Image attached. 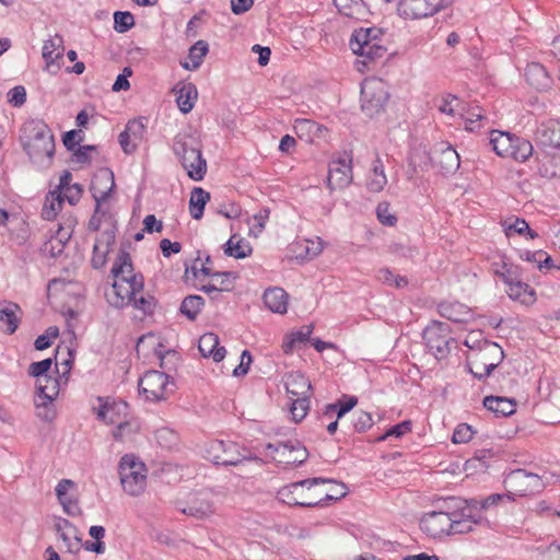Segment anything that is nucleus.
<instances>
[{
    "label": "nucleus",
    "mask_w": 560,
    "mask_h": 560,
    "mask_svg": "<svg viewBox=\"0 0 560 560\" xmlns=\"http://www.w3.org/2000/svg\"><path fill=\"white\" fill-rule=\"evenodd\" d=\"M503 358V350L498 343L485 340L478 350L467 357V368L476 378L481 381L491 374Z\"/></svg>",
    "instance_id": "6"
},
{
    "label": "nucleus",
    "mask_w": 560,
    "mask_h": 560,
    "mask_svg": "<svg viewBox=\"0 0 560 560\" xmlns=\"http://www.w3.org/2000/svg\"><path fill=\"white\" fill-rule=\"evenodd\" d=\"M293 129L300 139L311 143L324 138L328 132V129L325 126L306 118L295 119Z\"/></svg>",
    "instance_id": "17"
},
{
    "label": "nucleus",
    "mask_w": 560,
    "mask_h": 560,
    "mask_svg": "<svg viewBox=\"0 0 560 560\" xmlns=\"http://www.w3.org/2000/svg\"><path fill=\"white\" fill-rule=\"evenodd\" d=\"M115 188V178L112 170L103 167L93 176L90 191L95 203L105 202Z\"/></svg>",
    "instance_id": "15"
},
{
    "label": "nucleus",
    "mask_w": 560,
    "mask_h": 560,
    "mask_svg": "<svg viewBox=\"0 0 560 560\" xmlns=\"http://www.w3.org/2000/svg\"><path fill=\"white\" fill-rule=\"evenodd\" d=\"M135 25V18L129 11H116L114 13V30L126 33Z\"/></svg>",
    "instance_id": "45"
},
{
    "label": "nucleus",
    "mask_w": 560,
    "mask_h": 560,
    "mask_svg": "<svg viewBox=\"0 0 560 560\" xmlns=\"http://www.w3.org/2000/svg\"><path fill=\"white\" fill-rule=\"evenodd\" d=\"M209 199L210 194L208 191L201 187H195L190 194L189 206L205 208Z\"/></svg>",
    "instance_id": "60"
},
{
    "label": "nucleus",
    "mask_w": 560,
    "mask_h": 560,
    "mask_svg": "<svg viewBox=\"0 0 560 560\" xmlns=\"http://www.w3.org/2000/svg\"><path fill=\"white\" fill-rule=\"evenodd\" d=\"M201 148L190 150L185 155L177 156L187 175L192 180L203 179L207 172V162L202 156Z\"/></svg>",
    "instance_id": "16"
},
{
    "label": "nucleus",
    "mask_w": 560,
    "mask_h": 560,
    "mask_svg": "<svg viewBox=\"0 0 560 560\" xmlns=\"http://www.w3.org/2000/svg\"><path fill=\"white\" fill-rule=\"evenodd\" d=\"M65 47H63V39L61 36L56 35L55 37L45 40L43 46L42 56L44 60L46 61V68L49 70L51 67H55L56 72L59 70L60 66L59 63H56L58 59H61L63 56Z\"/></svg>",
    "instance_id": "22"
},
{
    "label": "nucleus",
    "mask_w": 560,
    "mask_h": 560,
    "mask_svg": "<svg viewBox=\"0 0 560 560\" xmlns=\"http://www.w3.org/2000/svg\"><path fill=\"white\" fill-rule=\"evenodd\" d=\"M253 248L248 242L232 235L224 244V254L236 259H243L252 255Z\"/></svg>",
    "instance_id": "33"
},
{
    "label": "nucleus",
    "mask_w": 560,
    "mask_h": 560,
    "mask_svg": "<svg viewBox=\"0 0 560 560\" xmlns=\"http://www.w3.org/2000/svg\"><path fill=\"white\" fill-rule=\"evenodd\" d=\"M471 509H478L477 499L465 500L459 497H450L436 502V510L453 520L459 516L472 517Z\"/></svg>",
    "instance_id": "14"
},
{
    "label": "nucleus",
    "mask_w": 560,
    "mask_h": 560,
    "mask_svg": "<svg viewBox=\"0 0 560 560\" xmlns=\"http://www.w3.org/2000/svg\"><path fill=\"white\" fill-rule=\"evenodd\" d=\"M433 161L434 158H431L425 150L416 149L409 156V166L413 172L428 171Z\"/></svg>",
    "instance_id": "43"
},
{
    "label": "nucleus",
    "mask_w": 560,
    "mask_h": 560,
    "mask_svg": "<svg viewBox=\"0 0 560 560\" xmlns=\"http://www.w3.org/2000/svg\"><path fill=\"white\" fill-rule=\"evenodd\" d=\"M183 514L202 520L213 513L212 504L207 500H194L187 508L180 509Z\"/></svg>",
    "instance_id": "39"
},
{
    "label": "nucleus",
    "mask_w": 560,
    "mask_h": 560,
    "mask_svg": "<svg viewBox=\"0 0 560 560\" xmlns=\"http://www.w3.org/2000/svg\"><path fill=\"white\" fill-rule=\"evenodd\" d=\"M386 32L380 27H366L354 30L349 46L353 54L364 58L365 66L376 63L386 58L388 51Z\"/></svg>",
    "instance_id": "3"
},
{
    "label": "nucleus",
    "mask_w": 560,
    "mask_h": 560,
    "mask_svg": "<svg viewBox=\"0 0 560 560\" xmlns=\"http://www.w3.org/2000/svg\"><path fill=\"white\" fill-rule=\"evenodd\" d=\"M330 483H334L335 485V488L330 490V492H324L323 491V494L320 495V498L323 499V503H325V505L328 504V502H336L338 500H340L341 498L346 497L347 494V488L345 486V483L342 482H336L334 480H331Z\"/></svg>",
    "instance_id": "51"
},
{
    "label": "nucleus",
    "mask_w": 560,
    "mask_h": 560,
    "mask_svg": "<svg viewBox=\"0 0 560 560\" xmlns=\"http://www.w3.org/2000/svg\"><path fill=\"white\" fill-rule=\"evenodd\" d=\"M18 313H22V311L16 303L0 304V330L8 335L14 334L21 322Z\"/></svg>",
    "instance_id": "20"
},
{
    "label": "nucleus",
    "mask_w": 560,
    "mask_h": 560,
    "mask_svg": "<svg viewBox=\"0 0 560 560\" xmlns=\"http://www.w3.org/2000/svg\"><path fill=\"white\" fill-rule=\"evenodd\" d=\"M198 349L202 357H211L214 362L222 361L226 353L224 347H219V337L213 332H207L200 337Z\"/></svg>",
    "instance_id": "21"
},
{
    "label": "nucleus",
    "mask_w": 560,
    "mask_h": 560,
    "mask_svg": "<svg viewBox=\"0 0 560 560\" xmlns=\"http://www.w3.org/2000/svg\"><path fill=\"white\" fill-rule=\"evenodd\" d=\"M474 431L471 427L467 423H460L456 427L452 441L455 444L458 443H467L472 439Z\"/></svg>",
    "instance_id": "55"
},
{
    "label": "nucleus",
    "mask_w": 560,
    "mask_h": 560,
    "mask_svg": "<svg viewBox=\"0 0 560 560\" xmlns=\"http://www.w3.org/2000/svg\"><path fill=\"white\" fill-rule=\"evenodd\" d=\"M310 396H299L295 399H293L291 407H290V413L292 417V420L294 422H301L307 415L310 410Z\"/></svg>",
    "instance_id": "42"
},
{
    "label": "nucleus",
    "mask_w": 560,
    "mask_h": 560,
    "mask_svg": "<svg viewBox=\"0 0 560 560\" xmlns=\"http://www.w3.org/2000/svg\"><path fill=\"white\" fill-rule=\"evenodd\" d=\"M511 231L518 235L526 234L530 240L538 237V233L532 230L524 219L520 218H516L512 224L505 226V233L508 236H510Z\"/></svg>",
    "instance_id": "48"
},
{
    "label": "nucleus",
    "mask_w": 560,
    "mask_h": 560,
    "mask_svg": "<svg viewBox=\"0 0 560 560\" xmlns=\"http://www.w3.org/2000/svg\"><path fill=\"white\" fill-rule=\"evenodd\" d=\"M51 364L52 360L50 358L33 362L28 368V375L37 380L49 377L48 372L51 369Z\"/></svg>",
    "instance_id": "50"
},
{
    "label": "nucleus",
    "mask_w": 560,
    "mask_h": 560,
    "mask_svg": "<svg viewBox=\"0 0 560 560\" xmlns=\"http://www.w3.org/2000/svg\"><path fill=\"white\" fill-rule=\"evenodd\" d=\"M483 407L495 413V416L508 417L516 411L515 400L501 396H487L483 399Z\"/></svg>",
    "instance_id": "25"
},
{
    "label": "nucleus",
    "mask_w": 560,
    "mask_h": 560,
    "mask_svg": "<svg viewBox=\"0 0 560 560\" xmlns=\"http://www.w3.org/2000/svg\"><path fill=\"white\" fill-rule=\"evenodd\" d=\"M361 1L362 0H334V4L341 14L353 18L355 8L360 5Z\"/></svg>",
    "instance_id": "58"
},
{
    "label": "nucleus",
    "mask_w": 560,
    "mask_h": 560,
    "mask_svg": "<svg viewBox=\"0 0 560 560\" xmlns=\"http://www.w3.org/2000/svg\"><path fill=\"white\" fill-rule=\"evenodd\" d=\"M506 292L512 300L518 301L524 305H532L536 301L535 290L524 281L512 283Z\"/></svg>",
    "instance_id": "31"
},
{
    "label": "nucleus",
    "mask_w": 560,
    "mask_h": 560,
    "mask_svg": "<svg viewBox=\"0 0 560 560\" xmlns=\"http://www.w3.org/2000/svg\"><path fill=\"white\" fill-rule=\"evenodd\" d=\"M54 400H40L35 398L36 415L45 422H51L56 418V410L52 404Z\"/></svg>",
    "instance_id": "46"
},
{
    "label": "nucleus",
    "mask_w": 560,
    "mask_h": 560,
    "mask_svg": "<svg viewBox=\"0 0 560 560\" xmlns=\"http://www.w3.org/2000/svg\"><path fill=\"white\" fill-rule=\"evenodd\" d=\"M205 305V299L200 295H188L182 304L179 312L190 320H195Z\"/></svg>",
    "instance_id": "38"
},
{
    "label": "nucleus",
    "mask_w": 560,
    "mask_h": 560,
    "mask_svg": "<svg viewBox=\"0 0 560 560\" xmlns=\"http://www.w3.org/2000/svg\"><path fill=\"white\" fill-rule=\"evenodd\" d=\"M526 478H527V470L525 469H516L511 471L504 482L508 487H510L511 490L514 491L515 494L521 495L520 489H523L526 487Z\"/></svg>",
    "instance_id": "44"
},
{
    "label": "nucleus",
    "mask_w": 560,
    "mask_h": 560,
    "mask_svg": "<svg viewBox=\"0 0 560 560\" xmlns=\"http://www.w3.org/2000/svg\"><path fill=\"white\" fill-rule=\"evenodd\" d=\"M131 302L135 308L142 311L144 314H152L156 304V301L152 295H142L138 299L133 295Z\"/></svg>",
    "instance_id": "53"
},
{
    "label": "nucleus",
    "mask_w": 560,
    "mask_h": 560,
    "mask_svg": "<svg viewBox=\"0 0 560 560\" xmlns=\"http://www.w3.org/2000/svg\"><path fill=\"white\" fill-rule=\"evenodd\" d=\"M144 464L133 455H125L119 462V476L122 489L130 495L141 494L145 488L147 476Z\"/></svg>",
    "instance_id": "8"
},
{
    "label": "nucleus",
    "mask_w": 560,
    "mask_h": 560,
    "mask_svg": "<svg viewBox=\"0 0 560 560\" xmlns=\"http://www.w3.org/2000/svg\"><path fill=\"white\" fill-rule=\"evenodd\" d=\"M452 520L438 510L427 512L420 518V528L429 537L434 539L450 536Z\"/></svg>",
    "instance_id": "13"
},
{
    "label": "nucleus",
    "mask_w": 560,
    "mask_h": 560,
    "mask_svg": "<svg viewBox=\"0 0 560 560\" xmlns=\"http://www.w3.org/2000/svg\"><path fill=\"white\" fill-rule=\"evenodd\" d=\"M502 269H504L502 280L508 287L514 282L523 281L522 268L520 266L502 260Z\"/></svg>",
    "instance_id": "47"
},
{
    "label": "nucleus",
    "mask_w": 560,
    "mask_h": 560,
    "mask_svg": "<svg viewBox=\"0 0 560 560\" xmlns=\"http://www.w3.org/2000/svg\"><path fill=\"white\" fill-rule=\"evenodd\" d=\"M20 141L30 160L49 166L55 154V139L48 125L40 119H31L21 128Z\"/></svg>",
    "instance_id": "2"
},
{
    "label": "nucleus",
    "mask_w": 560,
    "mask_h": 560,
    "mask_svg": "<svg viewBox=\"0 0 560 560\" xmlns=\"http://www.w3.org/2000/svg\"><path fill=\"white\" fill-rule=\"evenodd\" d=\"M59 394V380L54 376L37 380L36 397L40 400H55Z\"/></svg>",
    "instance_id": "36"
},
{
    "label": "nucleus",
    "mask_w": 560,
    "mask_h": 560,
    "mask_svg": "<svg viewBox=\"0 0 560 560\" xmlns=\"http://www.w3.org/2000/svg\"><path fill=\"white\" fill-rule=\"evenodd\" d=\"M110 273L116 279L113 283V296L108 299L114 307L122 308L129 305L133 295L143 291L144 278L142 273H133V265L128 252H119Z\"/></svg>",
    "instance_id": "1"
},
{
    "label": "nucleus",
    "mask_w": 560,
    "mask_h": 560,
    "mask_svg": "<svg viewBox=\"0 0 560 560\" xmlns=\"http://www.w3.org/2000/svg\"><path fill=\"white\" fill-rule=\"evenodd\" d=\"M387 184V177L384 172V165L377 156L373 161L372 170L366 178L365 186L371 192H380Z\"/></svg>",
    "instance_id": "30"
},
{
    "label": "nucleus",
    "mask_w": 560,
    "mask_h": 560,
    "mask_svg": "<svg viewBox=\"0 0 560 560\" xmlns=\"http://www.w3.org/2000/svg\"><path fill=\"white\" fill-rule=\"evenodd\" d=\"M542 488L544 482L541 481V478L537 474L527 471L526 487L520 489V491L521 495H527L536 491H539Z\"/></svg>",
    "instance_id": "54"
},
{
    "label": "nucleus",
    "mask_w": 560,
    "mask_h": 560,
    "mask_svg": "<svg viewBox=\"0 0 560 560\" xmlns=\"http://www.w3.org/2000/svg\"><path fill=\"white\" fill-rule=\"evenodd\" d=\"M8 101L15 107L22 106L26 101V90L22 85L14 86L8 93Z\"/></svg>",
    "instance_id": "61"
},
{
    "label": "nucleus",
    "mask_w": 560,
    "mask_h": 560,
    "mask_svg": "<svg viewBox=\"0 0 560 560\" xmlns=\"http://www.w3.org/2000/svg\"><path fill=\"white\" fill-rule=\"evenodd\" d=\"M284 385L287 393L294 397L308 395L312 389L308 378L300 372L290 373Z\"/></svg>",
    "instance_id": "28"
},
{
    "label": "nucleus",
    "mask_w": 560,
    "mask_h": 560,
    "mask_svg": "<svg viewBox=\"0 0 560 560\" xmlns=\"http://www.w3.org/2000/svg\"><path fill=\"white\" fill-rule=\"evenodd\" d=\"M536 142L539 147L559 149L560 148V124L555 120L541 122L535 133Z\"/></svg>",
    "instance_id": "18"
},
{
    "label": "nucleus",
    "mask_w": 560,
    "mask_h": 560,
    "mask_svg": "<svg viewBox=\"0 0 560 560\" xmlns=\"http://www.w3.org/2000/svg\"><path fill=\"white\" fill-rule=\"evenodd\" d=\"M376 215L380 222L387 226H393L397 222V218L389 213V205L387 202H381L377 205Z\"/></svg>",
    "instance_id": "56"
},
{
    "label": "nucleus",
    "mask_w": 560,
    "mask_h": 560,
    "mask_svg": "<svg viewBox=\"0 0 560 560\" xmlns=\"http://www.w3.org/2000/svg\"><path fill=\"white\" fill-rule=\"evenodd\" d=\"M199 147H202L199 138L190 131H182L174 137L173 151L176 156L185 155Z\"/></svg>",
    "instance_id": "29"
},
{
    "label": "nucleus",
    "mask_w": 560,
    "mask_h": 560,
    "mask_svg": "<svg viewBox=\"0 0 560 560\" xmlns=\"http://www.w3.org/2000/svg\"><path fill=\"white\" fill-rule=\"evenodd\" d=\"M440 165L441 171L445 173L455 172L460 164L459 155L452 147H443L439 153V156L434 158V161Z\"/></svg>",
    "instance_id": "35"
},
{
    "label": "nucleus",
    "mask_w": 560,
    "mask_h": 560,
    "mask_svg": "<svg viewBox=\"0 0 560 560\" xmlns=\"http://www.w3.org/2000/svg\"><path fill=\"white\" fill-rule=\"evenodd\" d=\"M471 516L452 520L450 536L468 534L474 530V525H489V521L478 513V509H471Z\"/></svg>",
    "instance_id": "23"
},
{
    "label": "nucleus",
    "mask_w": 560,
    "mask_h": 560,
    "mask_svg": "<svg viewBox=\"0 0 560 560\" xmlns=\"http://www.w3.org/2000/svg\"><path fill=\"white\" fill-rule=\"evenodd\" d=\"M70 235L60 237L56 236L49 241V254L51 257H59L63 253L66 242L69 240Z\"/></svg>",
    "instance_id": "63"
},
{
    "label": "nucleus",
    "mask_w": 560,
    "mask_h": 560,
    "mask_svg": "<svg viewBox=\"0 0 560 560\" xmlns=\"http://www.w3.org/2000/svg\"><path fill=\"white\" fill-rule=\"evenodd\" d=\"M352 182V159L339 158L329 163L327 186L329 189H342Z\"/></svg>",
    "instance_id": "12"
},
{
    "label": "nucleus",
    "mask_w": 560,
    "mask_h": 560,
    "mask_svg": "<svg viewBox=\"0 0 560 560\" xmlns=\"http://www.w3.org/2000/svg\"><path fill=\"white\" fill-rule=\"evenodd\" d=\"M517 137L504 131L492 130L490 133L489 143L492 145L493 151L499 156H510Z\"/></svg>",
    "instance_id": "26"
},
{
    "label": "nucleus",
    "mask_w": 560,
    "mask_h": 560,
    "mask_svg": "<svg viewBox=\"0 0 560 560\" xmlns=\"http://www.w3.org/2000/svg\"><path fill=\"white\" fill-rule=\"evenodd\" d=\"M63 196L58 190H50L42 209V218L47 221L54 220L62 208Z\"/></svg>",
    "instance_id": "34"
},
{
    "label": "nucleus",
    "mask_w": 560,
    "mask_h": 560,
    "mask_svg": "<svg viewBox=\"0 0 560 560\" xmlns=\"http://www.w3.org/2000/svg\"><path fill=\"white\" fill-rule=\"evenodd\" d=\"M280 445L283 446V450L289 451V459L288 464H296L302 465L304 462H306L308 457V451L307 448L302 445V443L298 440H289L285 442H280Z\"/></svg>",
    "instance_id": "37"
},
{
    "label": "nucleus",
    "mask_w": 560,
    "mask_h": 560,
    "mask_svg": "<svg viewBox=\"0 0 560 560\" xmlns=\"http://www.w3.org/2000/svg\"><path fill=\"white\" fill-rule=\"evenodd\" d=\"M412 428V423L410 420H404L393 427H390L383 435L378 436L375 441L383 442L389 436L401 438L406 433L410 432Z\"/></svg>",
    "instance_id": "49"
},
{
    "label": "nucleus",
    "mask_w": 560,
    "mask_h": 560,
    "mask_svg": "<svg viewBox=\"0 0 560 560\" xmlns=\"http://www.w3.org/2000/svg\"><path fill=\"white\" fill-rule=\"evenodd\" d=\"M269 213H270V210L268 208H262L258 213H256L253 217L254 224L250 228V233L254 236L257 237L258 234H260L262 232V230L265 229L266 221L269 218Z\"/></svg>",
    "instance_id": "59"
},
{
    "label": "nucleus",
    "mask_w": 560,
    "mask_h": 560,
    "mask_svg": "<svg viewBox=\"0 0 560 560\" xmlns=\"http://www.w3.org/2000/svg\"><path fill=\"white\" fill-rule=\"evenodd\" d=\"M452 2L453 0H400L397 11L405 19L419 20L434 15Z\"/></svg>",
    "instance_id": "11"
},
{
    "label": "nucleus",
    "mask_w": 560,
    "mask_h": 560,
    "mask_svg": "<svg viewBox=\"0 0 560 560\" xmlns=\"http://www.w3.org/2000/svg\"><path fill=\"white\" fill-rule=\"evenodd\" d=\"M427 348L438 360H442L451 352V345L456 340L451 337V328L447 323L433 320L425 327L422 334Z\"/></svg>",
    "instance_id": "9"
},
{
    "label": "nucleus",
    "mask_w": 560,
    "mask_h": 560,
    "mask_svg": "<svg viewBox=\"0 0 560 560\" xmlns=\"http://www.w3.org/2000/svg\"><path fill=\"white\" fill-rule=\"evenodd\" d=\"M288 293L278 287L269 288L264 292L265 305L273 313L284 314L288 310Z\"/></svg>",
    "instance_id": "24"
},
{
    "label": "nucleus",
    "mask_w": 560,
    "mask_h": 560,
    "mask_svg": "<svg viewBox=\"0 0 560 560\" xmlns=\"http://www.w3.org/2000/svg\"><path fill=\"white\" fill-rule=\"evenodd\" d=\"M331 482V479L322 477L307 478L282 487L278 491V498L292 506L315 508L325 506L320 495L323 491L316 489L319 485Z\"/></svg>",
    "instance_id": "4"
},
{
    "label": "nucleus",
    "mask_w": 560,
    "mask_h": 560,
    "mask_svg": "<svg viewBox=\"0 0 560 560\" xmlns=\"http://www.w3.org/2000/svg\"><path fill=\"white\" fill-rule=\"evenodd\" d=\"M354 429L357 432H365L373 425V419L371 413L360 411L354 420Z\"/></svg>",
    "instance_id": "62"
},
{
    "label": "nucleus",
    "mask_w": 560,
    "mask_h": 560,
    "mask_svg": "<svg viewBox=\"0 0 560 560\" xmlns=\"http://www.w3.org/2000/svg\"><path fill=\"white\" fill-rule=\"evenodd\" d=\"M74 487V482L70 479H61L57 487H56V495L59 500L60 503H63V502H67L69 500H71L69 497H68V491L70 488H73Z\"/></svg>",
    "instance_id": "64"
},
{
    "label": "nucleus",
    "mask_w": 560,
    "mask_h": 560,
    "mask_svg": "<svg viewBox=\"0 0 560 560\" xmlns=\"http://www.w3.org/2000/svg\"><path fill=\"white\" fill-rule=\"evenodd\" d=\"M139 393L150 401H161L174 393L175 384L171 376L162 371L150 370L139 380Z\"/></svg>",
    "instance_id": "7"
},
{
    "label": "nucleus",
    "mask_w": 560,
    "mask_h": 560,
    "mask_svg": "<svg viewBox=\"0 0 560 560\" xmlns=\"http://www.w3.org/2000/svg\"><path fill=\"white\" fill-rule=\"evenodd\" d=\"M358 404V398L355 396L343 395L341 399H338L335 405H337V419L342 418L346 413L352 410Z\"/></svg>",
    "instance_id": "52"
},
{
    "label": "nucleus",
    "mask_w": 560,
    "mask_h": 560,
    "mask_svg": "<svg viewBox=\"0 0 560 560\" xmlns=\"http://www.w3.org/2000/svg\"><path fill=\"white\" fill-rule=\"evenodd\" d=\"M539 173L542 177H560V155H545L540 160Z\"/></svg>",
    "instance_id": "40"
},
{
    "label": "nucleus",
    "mask_w": 560,
    "mask_h": 560,
    "mask_svg": "<svg viewBox=\"0 0 560 560\" xmlns=\"http://www.w3.org/2000/svg\"><path fill=\"white\" fill-rule=\"evenodd\" d=\"M176 91V102L183 114H188L195 106L198 97V91L194 83H183Z\"/></svg>",
    "instance_id": "27"
},
{
    "label": "nucleus",
    "mask_w": 560,
    "mask_h": 560,
    "mask_svg": "<svg viewBox=\"0 0 560 560\" xmlns=\"http://www.w3.org/2000/svg\"><path fill=\"white\" fill-rule=\"evenodd\" d=\"M389 93L382 80L366 81L361 86V109L370 118L381 113Z\"/></svg>",
    "instance_id": "10"
},
{
    "label": "nucleus",
    "mask_w": 560,
    "mask_h": 560,
    "mask_svg": "<svg viewBox=\"0 0 560 560\" xmlns=\"http://www.w3.org/2000/svg\"><path fill=\"white\" fill-rule=\"evenodd\" d=\"M209 51V45L206 40L196 42L188 51V58L190 59V63L188 61L180 62V66L186 70H197L203 62V58Z\"/></svg>",
    "instance_id": "32"
},
{
    "label": "nucleus",
    "mask_w": 560,
    "mask_h": 560,
    "mask_svg": "<svg viewBox=\"0 0 560 560\" xmlns=\"http://www.w3.org/2000/svg\"><path fill=\"white\" fill-rule=\"evenodd\" d=\"M460 307H462L460 304L442 303L439 306V311L443 317H445L454 323H460V322H464V318L459 316L458 311H457V308H460Z\"/></svg>",
    "instance_id": "57"
},
{
    "label": "nucleus",
    "mask_w": 560,
    "mask_h": 560,
    "mask_svg": "<svg viewBox=\"0 0 560 560\" xmlns=\"http://www.w3.org/2000/svg\"><path fill=\"white\" fill-rule=\"evenodd\" d=\"M205 457L215 465L237 466L244 460H257L250 451L232 441L214 440L207 444Z\"/></svg>",
    "instance_id": "5"
},
{
    "label": "nucleus",
    "mask_w": 560,
    "mask_h": 560,
    "mask_svg": "<svg viewBox=\"0 0 560 560\" xmlns=\"http://www.w3.org/2000/svg\"><path fill=\"white\" fill-rule=\"evenodd\" d=\"M525 78L529 85L538 91H547L552 84V79L547 69L539 62L528 63L525 69Z\"/></svg>",
    "instance_id": "19"
},
{
    "label": "nucleus",
    "mask_w": 560,
    "mask_h": 560,
    "mask_svg": "<svg viewBox=\"0 0 560 560\" xmlns=\"http://www.w3.org/2000/svg\"><path fill=\"white\" fill-rule=\"evenodd\" d=\"M533 144L528 140L517 137L515 143H513L510 158L517 162H525L533 155Z\"/></svg>",
    "instance_id": "41"
}]
</instances>
